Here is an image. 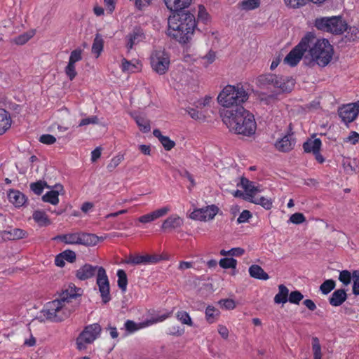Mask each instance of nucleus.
I'll list each match as a JSON object with an SVG mask.
<instances>
[{"instance_id":"obj_1","label":"nucleus","mask_w":359,"mask_h":359,"mask_svg":"<svg viewBox=\"0 0 359 359\" xmlns=\"http://www.w3.org/2000/svg\"><path fill=\"white\" fill-rule=\"evenodd\" d=\"M81 289L76 287L74 284L70 283L68 287L62 290L60 298L48 302L44 309L41 311L40 318L43 320H47L52 322H61L67 318L75 307L70 308L68 305L72 299H76L81 294Z\"/></svg>"},{"instance_id":"obj_2","label":"nucleus","mask_w":359,"mask_h":359,"mask_svg":"<svg viewBox=\"0 0 359 359\" xmlns=\"http://www.w3.org/2000/svg\"><path fill=\"white\" fill-rule=\"evenodd\" d=\"M221 116L229 130L236 134L250 136L256 131L257 124L254 115L243 106L224 109L221 112Z\"/></svg>"},{"instance_id":"obj_3","label":"nucleus","mask_w":359,"mask_h":359,"mask_svg":"<svg viewBox=\"0 0 359 359\" xmlns=\"http://www.w3.org/2000/svg\"><path fill=\"white\" fill-rule=\"evenodd\" d=\"M97 273L96 283L99 287L102 301L104 304L111 300L110 287L106 270L102 266L85 264L76 270L75 276L80 280L93 278Z\"/></svg>"},{"instance_id":"obj_4","label":"nucleus","mask_w":359,"mask_h":359,"mask_svg":"<svg viewBox=\"0 0 359 359\" xmlns=\"http://www.w3.org/2000/svg\"><path fill=\"white\" fill-rule=\"evenodd\" d=\"M309 47V55L304 57V63L308 66L313 67L318 65L320 67L327 66L331 61L334 50L332 46L326 39H315Z\"/></svg>"},{"instance_id":"obj_5","label":"nucleus","mask_w":359,"mask_h":359,"mask_svg":"<svg viewBox=\"0 0 359 359\" xmlns=\"http://www.w3.org/2000/svg\"><path fill=\"white\" fill-rule=\"evenodd\" d=\"M179 27L184 28L185 31H191L194 35L196 27V18L194 14L188 11L172 13L168 19V29L166 34L169 37H178L183 39L179 34Z\"/></svg>"},{"instance_id":"obj_6","label":"nucleus","mask_w":359,"mask_h":359,"mask_svg":"<svg viewBox=\"0 0 359 359\" xmlns=\"http://www.w3.org/2000/svg\"><path fill=\"white\" fill-rule=\"evenodd\" d=\"M248 93L243 87L240 85L237 86H226L217 97L218 102L227 109H235L237 106L248 100Z\"/></svg>"},{"instance_id":"obj_7","label":"nucleus","mask_w":359,"mask_h":359,"mask_svg":"<svg viewBox=\"0 0 359 359\" xmlns=\"http://www.w3.org/2000/svg\"><path fill=\"white\" fill-rule=\"evenodd\" d=\"M314 25L318 30L335 35L342 34L348 29L347 23L341 16L316 18Z\"/></svg>"},{"instance_id":"obj_8","label":"nucleus","mask_w":359,"mask_h":359,"mask_svg":"<svg viewBox=\"0 0 359 359\" xmlns=\"http://www.w3.org/2000/svg\"><path fill=\"white\" fill-rule=\"evenodd\" d=\"M315 40V35L312 32L307 33L301 41L287 55L284 62L291 67L296 66L302 58L304 52L310 46V43Z\"/></svg>"},{"instance_id":"obj_9","label":"nucleus","mask_w":359,"mask_h":359,"mask_svg":"<svg viewBox=\"0 0 359 359\" xmlns=\"http://www.w3.org/2000/svg\"><path fill=\"white\" fill-rule=\"evenodd\" d=\"M257 81L262 86H271L279 88L282 92H290L294 86L292 79H286L273 74L260 75Z\"/></svg>"},{"instance_id":"obj_10","label":"nucleus","mask_w":359,"mask_h":359,"mask_svg":"<svg viewBox=\"0 0 359 359\" xmlns=\"http://www.w3.org/2000/svg\"><path fill=\"white\" fill-rule=\"evenodd\" d=\"M101 327L94 323L85 327L76 338V346L79 350L86 348V345L92 344L100 334Z\"/></svg>"},{"instance_id":"obj_11","label":"nucleus","mask_w":359,"mask_h":359,"mask_svg":"<svg viewBox=\"0 0 359 359\" xmlns=\"http://www.w3.org/2000/svg\"><path fill=\"white\" fill-rule=\"evenodd\" d=\"M150 63L152 69L163 75L167 72L170 65L169 55L162 50H156L152 52L150 57Z\"/></svg>"},{"instance_id":"obj_12","label":"nucleus","mask_w":359,"mask_h":359,"mask_svg":"<svg viewBox=\"0 0 359 359\" xmlns=\"http://www.w3.org/2000/svg\"><path fill=\"white\" fill-rule=\"evenodd\" d=\"M219 208L215 205H211L205 208L194 210L190 214V218L192 219L206 221L212 219L217 214Z\"/></svg>"},{"instance_id":"obj_13","label":"nucleus","mask_w":359,"mask_h":359,"mask_svg":"<svg viewBox=\"0 0 359 359\" xmlns=\"http://www.w3.org/2000/svg\"><path fill=\"white\" fill-rule=\"evenodd\" d=\"M338 112L342 121L345 123H351L359 114V107L356 103L349 104L341 107Z\"/></svg>"},{"instance_id":"obj_14","label":"nucleus","mask_w":359,"mask_h":359,"mask_svg":"<svg viewBox=\"0 0 359 359\" xmlns=\"http://www.w3.org/2000/svg\"><path fill=\"white\" fill-rule=\"evenodd\" d=\"M160 260L159 256L156 255H129L128 257L123 260V263L128 264H155Z\"/></svg>"},{"instance_id":"obj_15","label":"nucleus","mask_w":359,"mask_h":359,"mask_svg":"<svg viewBox=\"0 0 359 359\" xmlns=\"http://www.w3.org/2000/svg\"><path fill=\"white\" fill-rule=\"evenodd\" d=\"M192 0H164L166 7L171 13L187 11L185 8H188Z\"/></svg>"},{"instance_id":"obj_16","label":"nucleus","mask_w":359,"mask_h":359,"mask_svg":"<svg viewBox=\"0 0 359 359\" xmlns=\"http://www.w3.org/2000/svg\"><path fill=\"white\" fill-rule=\"evenodd\" d=\"M294 144L295 141L292 137V135L287 134L278 140L275 144V147L281 152H288L294 148Z\"/></svg>"},{"instance_id":"obj_17","label":"nucleus","mask_w":359,"mask_h":359,"mask_svg":"<svg viewBox=\"0 0 359 359\" xmlns=\"http://www.w3.org/2000/svg\"><path fill=\"white\" fill-rule=\"evenodd\" d=\"M55 189L48 191L42 196V201L52 205H57L59 203V194L63 191L62 185L57 184L54 186Z\"/></svg>"},{"instance_id":"obj_18","label":"nucleus","mask_w":359,"mask_h":359,"mask_svg":"<svg viewBox=\"0 0 359 359\" xmlns=\"http://www.w3.org/2000/svg\"><path fill=\"white\" fill-rule=\"evenodd\" d=\"M8 198L9 201L16 208L22 207L27 201V197L18 190H10Z\"/></svg>"},{"instance_id":"obj_19","label":"nucleus","mask_w":359,"mask_h":359,"mask_svg":"<svg viewBox=\"0 0 359 359\" xmlns=\"http://www.w3.org/2000/svg\"><path fill=\"white\" fill-rule=\"evenodd\" d=\"M183 219L177 215L168 217L162 224V229L172 231L181 227L183 225Z\"/></svg>"},{"instance_id":"obj_20","label":"nucleus","mask_w":359,"mask_h":359,"mask_svg":"<svg viewBox=\"0 0 359 359\" xmlns=\"http://www.w3.org/2000/svg\"><path fill=\"white\" fill-rule=\"evenodd\" d=\"M168 211L169 208L168 207H164L158 209L151 213L140 217L138 220L142 223H148L166 215Z\"/></svg>"},{"instance_id":"obj_21","label":"nucleus","mask_w":359,"mask_h":359,"mask_svg":"<svg viewBox=\"0 0 359 359\" xmlns=\"http://www.w3.org/2000/svg\"><path fill=\"white\" fill-rule=\"evenodd\" d=\"M347 299L345 290L338 289L335 290L329 298V303L332 306H341Z\"/></svg>"},{"instance_id":"obj_22","label":"nucleus","mask_w":359,"mask_h":359,"mask_svg":"<svg viewBox=\"0 0 359 359\" xmlns=\"http://www.w3.org/2000/svg\"><path fill=\"white\" fill-rule=\"evenodd\" d=\"M27 233L20 229L15 228L6 230L3 232V236L8 240H16L26 237Z\"/></svg>"},{"instance_id":"obj_23","label":"nucleus","mask_w":359,"mask_h":359,"mask_svg":"<svg viewBox=\"0 0 359 359\" xmlns=\"http://www.w3.org/2000/svg\"><path fill=\"white\" fill-rule=\"evenodd\" d=\"M128 41L127 48L130 50L132 49L134 44L142 41L143 39V33L140 28H135L132 33L127 36Z\"/></svg>"},{"instance_id":"obj_24","label":"nucleus","mask_w":359,"mask_h":359,"mask_svg":"<svg viewBox=\"0 0 359 359\" xmlns=\"http://www.w3.org/2000/svg\"><path fill=\"white\" fill-rule=\"evenodd\" d=\"M11 126V119L8 113L0 109V135L4 134Z\"/></svg>"},{"instance_id":"obj_25","label":"nucleus","mask_w":359,"mask_h":359,"mask_svg":"<svg viewBox=\"0 0 359 359\" xmlns=\"http://www.w3.org/2000/svg\"><path fill=\"white\" fill-rule=\"evenodd\" d=\"M81 232L59 235L54 239H59L66 244L79 245Z\"/></svg>"},{"instance_id":"obj_26","label":"nucleus","mask_w":359,"mask_h":359,"mask_svg":"<svg viewBox=\"0 0 359 359\" xmlns=\"http://www.w3.org/2000/svg\"><path fill=\"white\" fill-rule=\"evenodd\" d=\"M99 241V237L95 234L81 232L79 245L86 246L95 245Z\"/></svg>"},{"instance_id":"obj_27","label":"nucleus","mask_w":359,"mask_h":359,"mask_svg":"<svg viewBox=\"0 0 359 359\" xmlns=\"http://www.w3.org/2000/svg\"><path fill=\"white\" fill-rule=\"evenodd\" d=\"M249 273L251 277L259 280H268L269 275L263 270V269L257 264H253L249 268Z\"/></svg>"},{"instance_id":"obj_28","label":"nucleus","mask_w":359,"mask_h":359,"mask_svg":"<svg viewBox=\"0 0 359 359\" xmlns=\"http://www.w3.org/2000/svg\"><path fill=\"white\" fill-rule=\"evenodd\" d=\"M137 125L142 133H149L151 130L150 121L141 114L133 115Z\"/></svg>"},{"instance_id":"obj_29","label":"nucleus","mask_w":359,"mask_h":359,"mask_svg":"<svg viewBox=\"0 0 359 359\" xmlns=\"http://www.w3.org/2000/svg\"><path fill=\"white\" fill-rule=\"evenodd\" d=\"M32 217L39 226H47L51 223L48 215L43 211L36 210L34 212Z\"/></svg>"},{"instance_id":"obj_30","label":"nucleus","mask_w":359,"mask_h":359,"mask_svg":"<svg viewBox=\"0 0 359 359\" xmlns=\"http://www.w3.org/2000/svg\"><path fill=\"white\" fill-rule=\"evenodd\" d=\"M321 147V140L316 138L313 140H309L303 144V148L305 152L313 154L320 151Z\"/></svg>"},{"instance_id":"obj_31","label":"nucleus","mask_w":359,"mask_h":359,"mask_svg":"<svg viewBox=\"0 0 359 359\" xmlns=\"http://www.w3.org/2000/svg\"><path fill=\"white\" fill-rule=\"evenodd\" d=\"M289 297L288 288L281 284L278 286V293L274 297V302L276 304H285L287 302Z\"/></svg>"},{"instance_id":"obj_32","label":"nucleus","mask_w":359,"mask_h":359,"mask_svg":"<svg viewBox=\"0 0 359 359\" xmlns=\"http://www.w3.org/2000/svg\"><path fill=\"white\" fill-rule=\"evenodd\" d=\"M103 46L104 40L102 36L100 34H96L92 46V53L96 55V57H98L101 54Z\"/></svg>"},{"instance_id":"obj_33","label":"nucleus","mask_w":359,"mask_h":359,"mask_svg":"<svg viewBox=\"0 0 359 359\" xmlns=\"http://www.w3.org/2000/svg\"><path fill=\"white\" fill-rule=\"evenodd\" d=\"M241 184L246 192L245 197H249L251 198H255V185L254 184V182L243 177L241 180Z\"/></svg>"},{"instance_id":"obj_34","label":"nucleus","mask_w":359,"mask_h":359,"mask_svg":"<svg viewBox=\"0 0 359 359\" xmlns=\"http://www.w3.org/2000/svg\"><path fill=\"white\" fill-rule=\"evenodd\" d=\"M244 199L255 204L261 205L266 210H269L272 207V202L271 201V200L266 198L263 196L255 197L253 198L249 197H244Z\"/></svg>"},{"instance_id":"obj_35","label":"nucleus","mask_w":359,"mask_h":359,"mask_svg":"<svg viewBox=\"0 0 359 359\" xmlns=\"http://www.w3.org/2000/svg\"><path fill=\"white\" fill-rule=\"evenodd\" d=\"M118 281L117 284L118 287L123 292L126 291L127 285H128V278L126 272L119 269L117 271Z\"/></svg>"},{"instance_id":"obj_36","label":"nucleus","mask_w":359,"mask_h":359,"mask_svg":"<svg viewBox=\"0 0 359 359\" xmlns=\"http://www.w3.org/2000/svg\"><path fill=\"white\" fill-rule=\"evenodd\" d=\"M179 34H181V36H183V39H179L178 37H170L171 39L175 40L180 43L185 44L189 43L192 39L193 34L191 31H185L184 28L179 27Z\"/></svg>"},{"instance_id":"obj_37","label":"nucleus","mask_w":359,"mask_h":359,"mask_svg":"<svg viewBox=\"0 0 359 359\" xmlns=\"http://www.w3.org/2000/svg\"><path fill=\"white\" fill-rule=\"evenodd\" d=\"M44 187L50 189L51 187L48 185L46 181L42 180L30 184V189L36 195H41Z\"/></svg>"},{"instance_id":"obj_38","label":"nucleus","mask_w":359,"mask_h":359,"mask_svg":"<svg viewBox=\"0 0 359 359\" xmlns=\"http://www.w3.org/2000/svg\"><path fill=\"white\" fill-rule=\"evenodd\" d=\"M219 311L214 306H208L205 309V318L209 323H214L218 318Z\"/></svg>"},{"instance_id":"obj_39","label":"nucleus","mask_w":359,"mask_h":359,"mask_svg":"<svg viewBox=\"0 0 359 359\" xmlns=\"http://www.w3.org/2000/svg\"><path fill=\"white\" fill-rule=\"evenodd\" d=\"M259 0H244L239 3V8L245 11L255 9L259 6Z\"/></svg>"},{"instance_id":"obj_40","label":"nucleus","mask_w":359,"mask_h":359,"mask_svg":"<svg viewBox=\"0 0 359 359\" xmlns=\"http://www.w3.org/2000/svg\"><path fill=\"white\" fill-rule=\"evenodd\" d=\"M176 318L182 324L187 325L189 326H193V321H192L189 314L187 311H177L176 313Z\"/></svg>"},{"instance_id":"obj_41","label":"nucleus","mask_w":359,"mask_h":359,"mask_svg":"<svg viewBox=\"0 0 359 359\" xmlns=\"http://www.w3.org/2000/svg\"><path fill=\"white\" fill-rule=\"evenodd\" d=\"M336 283L332 279L325 280L320 286V290L323 294H327L334 289Z\"/></svg>"},{"instance_id":"obj_42","label":"nucleus","mask_w":359,"mask_h":359,"mask_svg":"<svg viewBox=\"0 0 359 359\" xmlns=\"http://www.w3.org/2000/svg\"><path fill=\"white\" fill-rule=\"evenodd\" d=\"M312 350L313 352V359H321V346L317 337L312 339Z\"/></svg>"},{"instance_id":"obj_43","label":"nucleus","mask_w":359,"mask_h":359,"mask_svg":"<svg viewBox=\"0 0 359 359\" xmlns=\"http://www.w3.org/2000/svg\"><path fill=\"white\" fill-rule=\"evenodd\" d=\"M219 266L223 269H236L237 265L236 259L233 258H222L220 259Z\"/></svg>"},{"instance_id":"obj_44","label":"nucleus","mask_w":359,"mask_h":359,"mask_svg":"<svg viewBox=\"0 0 359 359\" xmlns=\"http://www.w3.org/2000/svg\"><path fill=\"white\" fill-rule=\"evenodd\" d=\"M177 172L182 177L187 178L189 181L190 185L188 187V189L191 190V189L196 186L193 175L186 169L179 170Z\"/></svg>"},{"instance_id":"obj_45","label":"nucleus","mask_w":359,"mask_h":359,"mask_svg":"<svg viewBox=\"0 0 359 359\" xmlns=\"http://www.w3.org/2000/svg\"><path fill=\"white\" fill-rule=\"evenodd\" d=\"M304 295L298 290H294L289 293L288 302L291 304H299L303 299Z\"/></svg>"},{"instance_id":"obj_46","label":"nucleus","mask_w":359,"mask_h":359,"mask_svg":"<svg viewBox=\"0 0 359 359\" xmlns=\"http://www.w3.org/2000/svg\"><path fill=\"white\" fill-rule=\"evenodd\" d=\"M65 72L70 81H72L76 76L77 72L76 71L75 63H72L69 61L67 67L65 69Z\"/></svg>"},{"instance_id":"obj_47","label":"nucleus","mask_w":359,"mask_h":359,"mask_svg":"<svg viewBox=\"0 0 359 359\" xmlns=\"http://www.w3.org/2000/svg\"><path fill=\"white\" fill-rule=\"evenodd\" d=\"M123 160V155H117L111 158L107 168L109 172H112Z\"/></svg>"},{"instance_id":"obj_48","label":"nucleus","mask_w":359,"mask_h":359,"mask_svg":"<svg viewBox=\"0 0 359 359\" xmlns=\"http://www.w3.org/2000/svg\"><path fill=\"white\" fill-rule=\"evenodd\" d=\"M285 4L292 8H300L311 1L310 0H284Z\"/></svg>"},{"instance_id":"obj_49","label":"nucleus","mask_w":359,"mask_h":359,"mask_svg":"<svg viewBox=\"0 0 359 359\" xmlns=\"http://www.w3.org/2000/svg\"><path fill=\"white\" fill-rule=\"evenodd\" d=\"M339 280L345 285H348L351 282V273L348 270H343L340 272Z\"/></svg>"},{"instance_id":"obj_50","label":"nucleus","mask_w":359,"mask_h":359,"mask_svg":"<svg viewBox=\"0 0 359 359\" xmlns=\"http://www.w3.org/2000/svg\"><path fill=\"white\" fill-rule=\"evenodd\" d=\"M345 32H347L346 37L348 38L349 41H354L359 38V30L355 27L348 26V29Z\"/></svg>"},{"instance_id":"obj_51","label":"nucleus","mask_w":359,"mask_h":359,"mask_svg":"<svg viewBox=\"0 0 359 359\" xmlns=\"http://www.w3.org/2000/svg\"><path fill=\"white\" fill-rule=\"evenodd\" d=\"M142 327V326L140 324L138 325L133 320H128L125 323V328L130 333H133Z\"/></svg>"},{"instance_id":"obj_52","label":"nucleus","mask_w":359,"mask_h":359,"mask_svg":"<svg viewBox=\"0 0 359 359\" xmlns=\"http://www.w3.org/2000/svg\"><path fill=\"white\" fill-rule=\"evenodd\" d=\"M82 60V50L77 48L71 52L69 61L72 63H76Z\"/></svg>"},{"instance_id":"obj_53","label":"nucleus","mask_w":359,"mask_h":359,"mask_svg":"<svg viewBox=\"0 0 359 359\" xmlns=\"http://www.w3.org/2000/svg\"><path fill=\"white\" fill-rule=\"evenodd\" d=\"M159 142L167 151L171 150L175 146V142L171 140L168 136L161 137V140Z\"/></svg>"},{"instance_id":"obj_54","label":"nucleus","mask_w":359,"mask_h":359,"mask_svg":"<svg viewBox=\"0 0 359 359\" xmlns=\"http://www.w3.org/2000/svg\"><path fill=\"white\" fill-rule=\"evenodd\" d=\"M352 276L353 278V293L355 295H359V271H354Z\"/></svg>"},{"instance_id":"obj_55","label":"nucleus","mask_w":359,"mask_h":359,"mask_svg":"<svg viewBox=\"0 0 359 359\" xmlns=\"http://www.w3.org/2000/svg\"><path fill=\"white\" fill-rule=\"evenodd\" d=\"M98 123H99L98 117L97 116H92L90 117L83 118L80 121L79 126L81 127V126H87L89 124H98Z\"/></svg>"},{"instance_id":"obj_56","label":"nucleus","mask_w":359,"mask_h":359,"mask_svg":"<svg viewBox=\"0 0 359 359\" xmlns=\"http://www.w3.org/2000/svg\"><path fill=\"white\" fill-rule=\"evenodd\" d=\"M306 220L304 215L300 212H296L292 214L290 217V221L296 224L303 223Z\"/></svg>"},{"instance_id":"obj_57","label":"nucleus","mask_w":359,"mask_h":359,"mask_svg":"<svg viewBox=\"0 0 359 359\" xmlns=\"http://www.w3.org/2000/svg\"><path fill=\"white\" fill-rule=\"evenodd\" d=\"M65 260L73 263L76 260V253L71 250H66L60 253Z\"/></svg>"},{"instance_id":"obj_58","label":"nucleus","mask_w":359,"mask_h":359,"mask_svg":"<svg viewBox=\"0 0 359 359\" xmlns=\"http://www.w3.org/2000/svg\"><path fill=\"white\" fill-rule=\"evenodd\" d=\"M39 141L45 144H53L56 142V138L52 135L45 134L39 137Z\"/></svg>"},{"instance_id":"obj_59","label":"nucleus","mask_w":359,"mask_h":359,"mask_svg":"<svg viewBox=\"0 0 359 359\" xmlns=\"http://www.w3.org/2000/svg\"><path fill=\"white\" fill-rule=\"evenodd\" d=\"M208 19V13L206 12L205 7L202 5L198 6V21L202 20L207 22Z\"/></svg>"},{"instance_id":"obj_60","label":"nucleus","mask_w":359,"mask_h":359,"mask_svg":"<svg viewBox=\"0 0 359 359\" xmlns=\"http://www.w3.org/2000/svg\"><path fill=\"white\" fill-rule=\"evenodd\" d=\"M32 37V35H29L27 33H25L23 34L19 35L15 39V42L18 45H23L25 43H27L30 38Z\"/></svg>"},{"instance_id":"obj_61","label":"nucleus","mask_w":359,"mask_h":359,"mask_svg":"<svg viewBox=\"0 0 359 359\" xmlns=\"http://www.w3.org/2000/svg\"><path fill=\"white\" fill-rule=\"evenodd\" d=\"M252 217V214L249 210H243L237 219L238 224L247 222Z\"/></svg>"},{"instance_id":"obj_62","label":"nucleus","mask_w":359,"mask_h":359,"mask_svg":"<svg viewBox=\"0 0 359 359\" xmlns=\"http://www.w3.org/2000/svg\"><path fill=\"white\" fill-rule=\"evenodd\" d=\"M219 303L226 309H233L236 306L235 302L231 299H222Z\"/></svg>"},{"instance_id":"obj_63","label":"nucleus","mask_w":359,"mask_h":359,"mask_svg":"<svg viewBox=\"0 0 359 359\" xmlns=\"http://www.w3.org/2000/svg\"><path fill=\"white\" fill-rule=\"evenodd\" d=\"M187 112L190 115V116L195 120L201 119L203 117H204L202 113L199 112L198 111L193 108H189V109H187Z\"/></svg>"},{"instance_id":"obj_64","label":"nucleus","mask_w":359,"mask_h":359,"mask_svg":"<svg viewBox=\"0 0 359 359\" xmlns=\"http://www.w3.org/2000/svg\"><path fill=\"white\" fill-rule=\"evenodd\" d=\"M347 167H349L351 170L357 172L359 171V161L356 159H353L352 161L348 163Z\"/></svg>"}]
</instances>
